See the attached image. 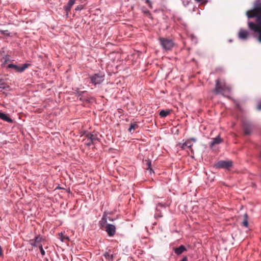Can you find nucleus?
<instances>
[{
  "label": "nucleus",
  "mask_w": 261,
  "mask_h": 261,
  "mask_svg": "<svg viewBox=\"0 0 261 261\" xmlns=\"http://www.w3.org/2000/svg\"><path fill=\"white\" fill-rule=\"evenodd\" d=\"M175 253L177 255H180L182 254L184 251H186V248L184 245H180L178 248H174Z\"/></svg>",
  "instance_id": "9d476101"
},
{
  "label": "nucleus",
  "mask_w": 261,
  "mask_h": 261,
  "mask_svg": "<svg viewBox=\"0 0 261 261\" xmlns=\"http://www.w3.org/2000/svg\"><path fill=\"white\" fill-rule=\"evenodd\" d=\"M86 137L87 139V142L86 143V145L88 146H90L92 144H93L99 141L97 135L96 134L88 133L86 134Z\"/></svg>",
  "instance_id": "20e7f679"
},
{
  "label": "nucleus",
  "mask_w": 261,
  "mask_h": 261,
  "mask_svg": "<svg viewBox=\"0 0 261 261\" xmlns=\"http://www.w3.org/2000/svg\"><path fill=\"white\" fill-rule=\"evenodd\" d=\"M28 67V65L27 64H23L21 67H20V72H22Z\"/></svg>",
  "instance_id": "4be33fe9"
},
{
  "label": "nucleus",
  "mask_w": 261,
  "mask_h": 261,
  "mask_svg": "<svg viewBox=\"0 0 261 261\" xmlns=\"http://www.w3.org/2000/svg\"><path fill=\"white\" fill-rule=\"evenodd\" d=\"M144 14H145L147 16H150V13L149 11H144Z\"/></svg>",
  "instance_id": "7c9ffc66"
},
{
  "label": "nucleus",
  "mask_w": 261,
  "mask_h": 261,
  "mask_svg": "<svg viewBox=\"0 0 261 261\" xmlns=\"http://www.w3.org/2000/svg\"><path fill=\"white\" fill-rule=\"evenodd\" d=\"M171 112V110H163L160 111L159 114L161 117H165L167 116H168V115H169L170 114Z\"/></svg>",
  "instance_id": "2eb2a0df"
},
{
  "label": "nucleus",
  "mask_w": 261,
  "mask_h": 261,
  "mask_svg": "<svg viewBox=\"0 0 261 261\" xmlns=\"http://www.w3.org/2000/svg\"><path fill=\"white\" fill-rule=\"evenodd\" d=\"M8 67L10 68H13L16 71L20 72V67L18 66L17 65H14L12 64H10L8 65Z\"/></svg>",
  "instance_id": "f3484780"
},
{
  "label": "nucleus",
  "mask_w": 261,
  "mask_h": 261,
  "mask_svg": "<svg viewBox=\"0 0 261 261\" xmlns=\"http://www.w3.org/2000/svg\"><path fill=\"white\" fill-rule=\"evenodd\" d=\"M146 3L147 4H148V6L150 8H152V5H151V3L150 2L149 0H146Z\"/></svg>",
  "instance_id": "bb28decb"
},
{
  "label": "nucleus",
  "mask_w": 261,
  "mask_h": 261,
  "mask_svg": "<svg viewBox=\"0 0 261 261\" xmlns=\"http://www.w3.org/2000/svg\"><path fill=\"white\" fill-rule=\"evenodd\" d=\"M104 256L107 259L112 260L113 259V255L109 253V252L105 253Z\"/></svg>",
  "instance_id": "6ab92c4d"
},
{
  "label": "nucleus",
  "mask_w": 261,
  "mask_h": 261,
  "mask_svg": "<svg viewBox=\"0 0 261 261\" xmlns=\"http://www.w3.org/2000/svg\"><path fill=\"white\" fill-rule=\"evenodd\" d=\"M109 220H110V221H113V220H112V219H111L110 218H109Z\"/></svg>",
  "instance_id": "c9c22d12"
},
{
  "label": "nucleus",
  "mask_w": 261,
  "mask_h": 261,
  "mask_svg": "<svg viewBox=\"0 0 261 261\" xmlns=\"http://www.w3.org/2000/svg\"><path fill=\"white\" fill-rule=\"evenodd\" d=\"M5 89V83L2 80H0V89Z\"/></svg>",
  "instance_id": "5701e85b"
},
{
  "label": "nucleus",
  "mask_w": 261,
  "mask_h": 261,
  "mask_svg": "<svg viewBox=\"0 0 261 261\" xmlns=\"http://www.w3.org/2000/svg\"><path fill=\"white\" fill-rule=\"evenodd\" d=\"M257 109L258 110H261V101L258 104L257 106Z\"/></svg>",
  "instance_id": "c756f323"
},
{
  "label": "nucleus",
  "mask_w": 261,
  "mask_h": 261,
  "mask_svg": "<svg viewBox=\"0 0 261 261\" xmlns=\"http://www.w3.org/2000/svg\"><path fill=\"white\" fill-rule=\"evenodd\" d=\"M222 142V140L220 138V136H218L216 138L213 139V141L210 143V146L212 147L216 144H220Z\"/></svg>",
  "instance_id": "9b49d317"
},
{
  "label": "nucleus",
  "mask_w": 261,
  "mask_h": 261,
  "mask_svg": "<svg viewBox=\"0 0 261 261\" xmlns=\"http://www.w3.org/2000/svg\"><path fill=\"white\" fill-rule=\"evenodd\" d=\"M248 36V32L246 30H241L239 33V37L241 39H246Z\"/></svg>",
  "instance_id": "1a4fd4ad"
},
{
  "label": "nucleus",
  "mask_w": 261,
  "mask_h": 261,
  "mask_svg": "<svg viewBox=\"0 0 261 261\" xmlns=\"http://www.w3.org/2000/svg\"><path fill=\"white\" fill-rule=\"evenodd\" d=\"M8 32V31L7 30L0 31V32L2 34H5L7 35H9V34L7 33Z\"/></svg>",
  "instance_id": "c85d7f7f"
},
{
  "label": "nucleus",
  "mask_w": 261,
  "mask_h": 261,
  "mask_svg": "<svg viewBox=\"0 0 261 261\" xmlns=\"http://www.w3.org/2000/svg\"><path fill=\"white\" fill-rule=\"evenodd\" d=\"M139 127L138 125L136 123H132L130 124V127L128 128V131L131 133L133 134L135 130Z\"/></svg>",
  "instance_id": "4468645a"
},
{
  "label": "nucleus",
  "mask_w": 261,
  "mask_h": 261,
  "mask_svg": "<svg viewBox=\"0 0 261 261\" xmlns=\"http://www.w3.org/2000/svg\"><path fill=\"white\" fill-rule=\"evenodd\" d=\"M83 9V5H79L75 8V10L77 11V10H81Z\"/></svg>",
  "instance_id": "393cba45"
},
{
  "label": "nucleus",
  "mask_w": 261,
  "mask_h": 261,
  "mask_svg": "<svg viewBox=\"0 0 261 261\" xmlns=\"http://www.w3.org/2000/svg\"><path fill=\"white\" fill-rule=\"evenodd\" d=\"M42 240V238L40 236H37L34 239L30 240V244L32 246L39 247L41 245V242Z\"/></svg>",
  "instance_id": "6e6552de"
},
{
  "label": "nucleus",
  "mask_w": 261,
  "mask_h": 261,
  "mask_svg": "<svg viewBox=\"0 0 261 261\" xmlns=\"http://www.w3.org/2000/svg\"><path fill=\"white\" fill-rule=\"evenodd\" d=\"M244 220L242 222L243 225L247 227L248 226V216L247 214H245L243 216Z\"/></svg>",
  "instance_id": "dca6fc26"
},
{
  "label": "nucleus",
  "mask_w": 261,
  "mask_h": 261,
  "mask_svg": "<svg viewBox=\"0 0 261 261\" xmlns=\"http://www.w3.org/2000/svg\"><path fill=\"white\" fill-rule=\"evenodd\" d=\"M196 2H198V3H200V2H202L203 1H204V0H195Z\"/></svg>",
  "instance_id": "f704fd0d"
},
{
  "label": "nucleus",
  "mask_w": 261,
  "mask_h": 261,
  "mask_svg": "<svg viewBox=\"0 0 261 261\" xmlns=\"http://www.w3.org/2000/svg\"><path fill=\"white\" fill-rule=\"evenodd\" d=\"M38 247L39 248V249H40L41 254L42 255H44L45 253L44 250L43 249L42 245H41L39 246Z\"/></svg>",
  "instance_id": "b1692460"
},
{
  "label": "nucleus",
  "mask_w": 261,
  "mask_h": 261,
  "mask_svg": "<svg viewBox=\"0 0 261 261\" xmlns=\"http://www.w3.org/2000/svg\"><path fill=\"white\" fill-rule=\"evenodd\" d=\"M189 140H190L191 142H192V141H193V142H196V139H195V138H191L190 139H189Z\"/></svg>",
  "instance_id": "72a5a7b5"
},
{
  "label": "nucleus",
  "mask_w": 261,
  "mask_h": 261,
  "mask_svg": "<svg viewBox=\"0 0 261 261\" xmlns=\"http://www.w3.org/2000/svg\"><path fill=\"white\" fill-rule=\"evenodd\" d=\"M75 0H69L68 3V6H69V10H70L71 7L74 5Z\"/></svg>",
  "instance_id": "412c9836"
},
{
  "label": "nucleus",
  "mask_w": 261,
  "mask_h": 261,
  "mask_svg": "<svg viewBox=\"0 0 261 261\" xmlns=\"http://www.w3.org/2000/svg\"><path fill=\"white\" fill-rule=\"evenodd\" d=\"M91 83L95 85L101 84L104 80V75L100 73L95 74L90 77Z\"/></svg>",
  "instance_id": "423d86ee"
},
{
  "label": "nucleus",
  "mask_w": 261,
  "mask_h": 261,
  "mask_svg": "<svg viewBox=\"0 0 261 261\" xmlns=\"http://www.w3.org/2000/svg\"><path fill=\"white\" fill-rule=\"evenodd\" d=\"M147 165H148V168H147V169H150V170H151L150 167H151V162L149 161H147Z\"/></svg>",
  "instance_id": "cd10ccee"
},
{
  "label": "nucleus",
  "mask_w": 261,
  "mask_h": 261,
  "mask_svg": "<svg viewBox=\"0 0 261 261\" xmlns=\"http://www.w3.org/2000/svg\"><path fill=\"white\" fill-rule=\"evenodd\" d=\"M251 128L249 126H245L244 128V132L245 135H249L251 134Z\"/></svg>",
  "instance_id": "a211bd4d"
},
{
  "label": "nucleus",
  "mask_w": 261,
  "mask_h": 261,
  "mask_svg": "<svg viewBox=\"0 0 261 261\" xmlns=\"http://www.w3.org/2000/svg\"><path fill=\"white\" fill-rule=\"evenodd\" d=\"M230 90V87L226 85L224 80L218 79L216 81L215 88L214 90V92L216 94L224 95L225 93L229 92Z\"/></svg>",
  "instance_id": "f03ea898"
},
{
  "label": "nucleus",
  "mask_w": 261,
  "mask_h": 261,
  "mask_svg": "<svg viewBox=\"0 0 261 261\" xmlns=\"http://www.w3.org/2000/svg\"><path fill=\"white\" fill-rule=\"evenodd\" d=\"M232 166V162L231 161H220L217 163L215 166L217 168H224L228 169Z\"/></svg>",
  "instance_id": "39448f33"
},
{
  "label": "nucleus",
  "mask_w": 261,
  "mask_h": 261,
  "mask_svg": "<svg viewBox=\"0 0 261 261\" xmlns=\"http://www.w3.org/2000/svg\"><path fill=\"white\" fill-rule=\"evenodd\" d=\"M101 222L103 223H105L107 222V218L105 217V215L103 216V217L101 220Z\"/></svg>",
  "instance_id": "a878e982"
},
{
  "label": "nucleus",
  "mask_w": 261,
  "mask_h": 261,
  "mask_svg": "<svg viewBox=\"0 0 261 261\" xmlns=\"http://www.w3.org/2000/svg\"><path fill=\"white\" fill-rule=\"evenodd\" d=\"M0 118L10 123H11L13 121L12 120L9 118L7 115L1 112H0Z\"/></svg>",
  "instance_id": "f8f14e48"
},
{
  "label": "nucleus",
  "mask_w": 261,
  "mask_h": 261,
  "mask_svg": "<svg viewBox=\"0 0 261 261\" xmlns=\"http://www.w3.org/2000/svg\"><path fill=\"white\" fill-rule=\"evenodd\" d=\"M60 235V240H61L62 242H66V241H69V239L68 237L63 236L62 233H61Z\"/></svg>",
  "instance_id": "aec40b11"
},
{
  "label": "nucleus",
  "mask_w": 261,
  "mask_h": 261,
  "mask_svg": "<svg viewBox=\"0 0 261 261\" xmlns=\"http://www.w3.org/2000/svg\"><path fill=\"white\" fill-rule=\"evenodd\" d=\"M159 40L161 45L166 50H170L174 45V43L171 39L160 38Z\"/></svg>",
  "instance_id": "7ed1b4c3"
},
{
  "label": "nucleus",
  "mask_w": 261,
  "mask_h": 261,
  "mask_svg": "<svg viewBox=\"0 0 261 261\" xmlns=\"http://www.w3.org/2000/svg\"><path fill=\"white\" fill-rule=\"evenodd\" d=\"M105 230L109 236H113L116 232V227L114 225L107 224L105 227Z\"/></svg>",
  "instance_id": "0eeeda50"
},
{
  "label": "nucleus",
  "mask_w": 261,
  "mask_h": 261,
  "mask_svg": "<svg viewBox=\"0 0 261 261\" xmlns=\"http://www.w3.org/2000/svg\"><path fill=\"white\" fill-rule=\"evenodd\" d=\"M246 15L248 18H256V23L249 21L248 27L251 30L258 33V40L261 42V2H256L253 9L247 11Z\"/></svg>",
  "instance_id": "f257e3e1"
},
{
  "label": "nucleus",
  "mask_w": 261,
  "mask_h": 261,
  "mask_svg": "<svg viewBox=\"0 0 261 261\" xmlns=\"http://www.w3.org/2000/svg\"><path fill=\"white\" fill-rule=\"evenodd\" d=\"M180 261H188L187 256H185Z\"/></svg>",
  "instance_id": "2f4dec72"
},
{
  "label": "nucleus",
  "mask_w": 261,
  "mask_h": 261,
  "mask_svg": "<svg viewBox=\"0 0 261 261\" xmlns=\"http://www.w3.org/2000/svg\"><path fill=\"white\" fill-rule=\"evenodd\" d=\"M193 143L191 142L190 140H188L182 144L181 146V148L185 149L186 147H187L188 148L191 149Z\"/></svg>",
  "instance_id": "ddd939ff"
},
{
  "label": "nucleus",
  "mask_w": 261,
  "mask_h": 261,
  "mask_svg": "<svg viewBox=\"0 0 261 261\" xmlns=\"http://www.w3.org/2000/svg\"><path fill=\"white\" fill-rule=\"evenodd\" d=\"M65 9L66 11H68L70 10H69V6H68V4L65 7Z\"/></svg>",
  "instance_id": "473e14b6"
}]
</instances>
